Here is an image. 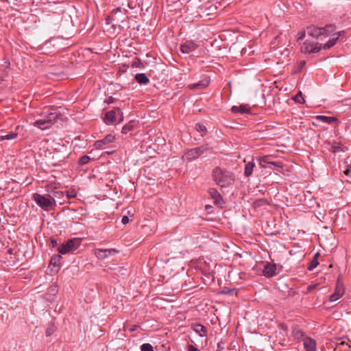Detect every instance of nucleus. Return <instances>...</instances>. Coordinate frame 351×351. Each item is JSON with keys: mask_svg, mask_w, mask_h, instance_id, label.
Instances as JSON below:
<instances>
[{"mask_svg": "<svg viewBox=\"0 0 351 351\" xmlns=\"http://www.w3.org/2000/svg\"><path fill=\"white\" fill-rule=\"evenodd\" d=\"M192 328L200 337H204L207 336L208 330L206 326H204L200 324H196L193 325Z\"/></svg>", "mask_w": 351, "mask_h": 351, "instance_id": "15", "label": "nucleus"}, {"mask_svg": "<svg viewBox=\"0 0 351 351\" xmlns=\"http://www.w3.org/2000/svg\"><path fill=\"white\" fill-rule=\"evenodd\" d=\"M317 119L322 121L325 123L331 124L337 121V119L334 117H326V116H317Z\"/></svg>", "mask_w": 351, "mask_h": 351, "instance_id": "24", "label": "nucleus"}, {"mask_svg": "<svg viewBox=\"0 0 351 351\" xmlns=\"http://www.w3.org/2000/svg\"><path fill=\"white\" fill-rule=\"evenodd\" d=\"M276 265L267 263L263 271V275L267 278L272 277L276 274Z\"/></svg>", "mask_w": 351, "mask_h": 351, "instance_id": "13", "label": "nucleus"}, {"mask_svg": "<svg viewBox=\"0 0 351 351\" xmlns=\"http://www.w3.org/2000/svg\"><path fill=\"white\" fill-rule=\"evenodd\" d=\"M90 158L88 156H83L80 158L79 163L81 165H86L89 162Z\"/></svg>", "mask_w": 351, "mask_h": 351, "instance_id": "35", "label": "nucleus"}, {"mask_svg": "<svg viewBox=\"0 0 351 351\" xmlns=\"http://www.w3.org/2000/svg\"><path fill=\"white\" fill-rule=\"evenodd\" d=\"M231 111L234 114H250L251 109L247 104H241L239 106H233Z\"/></svg>", "mask_w": 351, "mask_h": 351, "instance_id": "12", "label": "nucleus"}, {"mask_svg": "<svg viewBox=\"0 0 351 351\" xmlns=\"http://www.w3.org/2000/svg\"><path fill=\"white\" fill-rule=\"evenodd\" d=\"M61 258V256L60 255H56L54 256H53L50 261V264L51 265H58V263L60 261Z\"/></svg>", "mask_w": 351, "mask_h": 351, "instance_id": "36", "label": "nucleus"}, {"mask_svg": "<svg viewBox=\"0 0 351 351\" xmlns=\"http://www.w3.org/2000/svg\"><path fill=\"white\" fill-rule=\"evenodd\" d=\"M18 136V133L10 132L7 134L0 136V141H3L5 140H13L15 139Z\"/></svg>", "mask_w": 351, "mask_h": 351, "instance_id": "23", "label": "nucleus"}, {"mask_svg": "<svg viewBox=\"0 0 351 351\" xmlns=\"http://www.w3.org/2000/svg\"><path fill=\"white\" fill-rule=\"evenodd\" d=\"M269 204L267 200L266 199H258L255 200L253 203L254 207L255 208H258L261 206H267Z\"/></svg>", "mask_w": 351, "mask_h": 351, "instance_id": "26", "label": "nucleus"}, {"mask_svg": "<svg viewBox=\"0 0 351 351\" xmlns=\"http://www.w3.org/2000/svg\"><path fill=\"white\" fill-rule=\"evenodd\" d=\"M350 172H351V168L348 167V169L344 171V174L346 176H348Z\"/></svg>", "mask_w": 351, "mask_h": 351, "instance_id": "46", "label": "nucleus"}, {"mask_svg": "<svg viewBox=\"0 0 351 351\" xmlns=\"http://www.w3.org/2000/svg\"><path fill=\"white\" fill-rule=\"evenodd\" d=\"M319 254L318 252H317V253L315 254V256H314L313 258H317V257L319 256Z\"/></svg>", "mask_w": 351, "mask_h": 351, "instance_id": "48", "label": "nucleus"}, {"mask_svg": "<svg viewBox=\"0 0 351 351\" xmlns=\"http://www.w3.org/2000/svg\"><path fill=\"white\" fill-rule=\"evenodd\" d=\"M123 15L122 10L120 8L113 10L110 16H108L106 22L107 25L112 24V27L115 28L116 26L121 27L120 22H123V21H120L119 19L118 15Z\"/></svg>", "mask_w": 351, "mask_h": 351, "instance_id": "6", "label": "nucleus"}, {"mask_svg": "<svg viewBox=\"0 0 351 351\" xmlns=\"http://www.w3.org/2000/svg\"><path fill=\"white\" fill-rule=\"evenodd\" d=\"M198 45L193 40H186L180 46V50L183 53H189L194 51Z\"/></svg>", "mask_w": 351, "mask_h": 351, "instance_id": "10", "label": "nucleus"}, {"mask_svg": "<svg viewBox=\"0 0 351 351\" xmlns=\"http://www.w3.org/2000/svg\"><path fill=\"white\" fill-rule=\"evenodd\" d=\"M344 287L342 282L339 280H337L335 291L333 294H332L330 297V302H335L339 300L343 294H344Z\"/></svg>", "mask_w": 351, "mask_h": 351, "instance_id": "9", "label": "nucleus"}, {"mask_svg": "<svg viewBox=\"0 0 351 351\" xmlns=\"http://www.w3.org/2000/svg\"><path fill=\"white\" fill-rule=\"evenodd\" d=\"M139 326L138 325H134V326H132L130 328H129V330L130 332H134L136 330V328H138Z\"/></svg>", "mask_w": 351, "mask_h": 351, "instance_id": "44", "label": "nucleus"}, {"mask_svg": "<svg viewBox=\"0 0 351 351\" xmlns=\"http://www.w3.org/2000/svg\"><path fill=\"white\" fill-rule=\"evenodd\" d=\"M114 99L112 97H108V98L106 99V102L107 104H112V103H113V102H114Z\"/></svg>", "mask_w": 351, "mask_h": 351, "instance_id": "45", "label": "nucleus"}, {"mask_svg": "<svg viewBox=\"0 0 351 351\" xmlns=\"http://www.w3.org/2000/svg\"><path fill=\"white\" fill-rule=\"evenodd\" d=\"M293 99L299 103V104H304V99L302 97V95L301 92H299L293 98Z\"/></svg>", "mask_w": 351, "mask_h": 351, "instance_id": "34", "label": "nucleus"}, {"mask_svg": "<svg viewBox=\"0 0 351 351\" xmlns=\"http://www.w3.org/2000/svg\"><path fill=\"white\" fill-rule=\"evenodd\" d=\"M136 124V123L135 121H130L129 123H128L123 127L121 132L123 134L128 133L129 132L132 131L134 129Z\"/></svg>", "mask_w": 351, "mask_h": 351, "instance_id": "22", "label": "nucleus"}, {"mask_svg": "<svg viewBox=\"0 0 351 351\" xmlns=\"http://www.w3.org/2000/svg\"><path fill=\"white\" fill-rule=\"evenodd\" d=\"M65 193L68 199L75 198L77 196V193L74 190L66 191Z\"/></svg>", "mask_w": 351, "mask_h": 351, "instance_id": "37", "label": "nucleus"}, {"mask_svg": "<svg viewBox=\"0 0 351 351\" xmlns=\"http://www.w3.org/2000/svg\"><path fill=\"white\" fill-rule=\"evenodd\" d=\"M58 252L60 254H64L70 252L69 250V244H66V243H62L59 247H58Z\"/></svg>", "mask_w": 351, "mask_h": 351, "instance_id": "28", "label": "nucleus"}, {"mask_svg": "<svg viewBox=\"0 0 351 351\" xmlns=\"http://www.w3.org/2000/svg\"><path fill=\"white\" fill-rule=\"evenodd\" d=\"M119 253V250L110 248V249H96L94 251L95 256L100 260L105 259L109 256L114 255Z\"/></svg>", "mask_w": 351, "mask_h": 351, "instance_id": "8", "label": "nucleus"}, {"mask_svg": "<svg viewBox=\"0 0 351 351\" xmlns=\"http://www.w3.org/2000/svg\"><path fill=\"white\" fill-rule=\"evenodd\" d=\"M304 347L306 351H317L315 341L309 337L304 339Z\"/></svg>", "mask_w": 351, "mask_h": 351, "instance_id": "16", "label": "nucleus"}, {"mask_svg": "<svg viewBox=\"0 0 351 351\" xmlns=\"http://www.w3.org/2000/svg\"><path fill=\"white\" fill-rule=\"evenodd\" d=\"M121 222L123 224L125 225L129 222V218L128 216L125 215L122 217Z\"/></svg>", "mask_w": 351, "mask_h": 351, "instance_id": "41", "label": "nucleus"}, {"mask_svg": "<svg viewBox=\"0 0 351 351\" xmlns=\"http://www.w3.org/2000/svg\"><path fill=\"white\" fill-rule=\"evenodd\" d=\"M51 245L53 247H56L58 245L57 241L53 239H51Z\"/></svg>", "mask_w": 351, "mask_h": 351, "instance_id": "43", "label": "nucleus"}, {"mask_svg": "<svg viewBox=\"0 0 351 351\" xmlns=\"http://www.w3.org/2000/svg\"><path fill=\"white\" fill-rule=\"evenodd\" d=\"M66 244H69V250L72 251L76 250L77 246L80 245V242L77 239H70L67 242Z\"/></svg>", "mask_w": 351, "mask_h": 351, "instance_id": "25", "label": "nucleus"}, {"mask_svg": "<svg viewBox=\"0 0 351 351\" xmlns=\"http://www.w3.org/2000/svg\"><path fill=\"white\" fill-rule=\"evenodd\" d=\"M60 114L57 112H52L47 114V115L44 118L48 121V123L50 124L51 126L53 124H54L57 119L59 117Z\"/></svg>", "mask_w": 351, "mask_h": 351, "instance_id": "18", "label": "nucleus"}, {"mask_svg": "<svg viewBox=\"0 0 351 351\" xmlns=\"http://www.w3.org/2000/svg\"><path fill=\"white\" fill-rule=\"evenodd\" d=\"M115 138L112 134H108L104 138L97 141L95 143V146L96 148L101 149L104 146L108 145L109 143H112L114 141Z\"/></svg>", "mask_w": 351, "mask_h": 351, "instance_id": "11", "label": "nucleus"}, {"mask_svg": "<svg viewBox=\"0 0 351 351\" xmlns=\"http://www.w3.org/2000/svg\"><path fill=\"white\" fill-rule=\"evenodd\" d=\"M269 164L274 165L275 167H278V168L282 167V164L280 161H275V162L270 161V162Z\"/></svg>", "mask_w": 351, "mask_h": 351, "instance_id": "39", "label": "nucleus"}, {"mask_svg": "<svg viewBox=\"0 0 351 351\" xmlns=\"http://www.w3.org/2000/svg\"><path fill=\"white\" fill-rule=\"evenodd\" d=\"M293 335H294V337H295V338L299 339V338L302 337L304 335V334H303V332H302L301 330H293Z\"/></svg>", "mask_w": 351, "mask_h": 351, "instance_id": "38", "label": "nucleus"}, {"mask_svg": "<svg viewBox=\"0 0 351 351\" xmlns=\"http://www.w3.org/2000/svg\"><path fill=\"white\" fill-rule=\"evenodd\" d=\"M33 125L41 130H46L51 127L48 121L45 119H41L35 121Z\"/></svg>", "mask_w": 351, "mask_h": 351, "instance_id": "19", "label": "nucleus"}, {"mask_svg": "<svg viewBox=\"0 0 351 351\" xmlns=\"http://www.w3.org/2000/svg\"><path fill=\"white\" fill-rule=\"evenodd\" d=\"M305 64H306L305 61H301V62H300V66L301 67H302V66H304L305 65Z\"/></svg>", "mask_w": 351, "mask_h": 351, "instance_id": "47", "label": "nucleus"}, {"mask_svg": "<svg viewBox=\"0 0 351 351\" xmlns=\"http://www.w3.org/2000/svg\"><path fill=\"white\" fill-rule=\"evenodd\" d=\"M255 163L253 161H250L245 164L244 174L246 177L252 175Z\"/></svg>", "mask_w": 351, "mask_h": 351, "instance_id": "20", "label": "nucleus"}, {"mask_svg": "<svg viewBox=\"0 0 351 351\" xmlns=\"http://www.w3.org/2000/svg\"><path fill=\"white\" fill-rule=\"evenodd\" d=\"M117 116L119 117L118 123H121L123 121V115L119 108L107 112L105 115L104 121L106 123H114L116 122Z\"/></svg>", "mask_w": 351, "mask_h": 351, "instance_id": "4", "label": "nucleus"}, {"mask_svg": "<svg viewBox=\"0 0 351 351\" xmlns=\"http://www.w3.org/2000/svg\"><path fill=\"white\" fill-rule=\"evenodd\" d=\"M339 35L340 34H339L335 38H332L329 40V41L323 46V48L326 50L333 47L336 44Z\"/></svg>", "mask_w": 351, "mask_h": 351, "instance_id": "27", "label": "nucleus"}, {"mask_svg": "<svg viewBox=\"0 0 351 351\" xmlns=\"http://www.w3.org/2000/svg\"><path fill=\"white\" fill-rule=\"evenodd\" d=\"M213 178L215 182L221 187L228 186L234 180V176L232 173L218 167L213 169Z\"/></svg>", "mask_w": 351, "mask_h": 351, "instance_id": "1", "label": "nucleus"}, {"mask_svg": "<svg viewBox=\"0 0 351 351\" xmlns=\"http://www.w3.org/2000/svg\"><path fill=\"white\" fill-rule=\"evenodd\" d=\"M195 129L197 132H202V136H204L207 131L206 126L199 123L196 124Z\"/></svg>", "mask_w": 351, "mask_h": 351, "instance_id": "30", "label": "nucleus"}, {"mask_svg": "<svg viewBox=\"0 0 351 351\" xmlns=\"http://www.w3.org/2000/svg\"><path fill=\"white\" fill-rule=\"evenodd\" d=\"M268 158L269 156H264L263 157L259 158V164L262 167L265 168V164H269L270 162Z\"/></svg>", "mask_w": 351, "mask_h": 351, "instance_id": "31", "label": "nucleus"}, {"mask_svg": "<svg viewBox=\"0 0 351 351\" xmlns=\"http://www.w3.org/2000/svg\"><path fill=\"white\" fill-rule=\"evenodd\" d=\"M349 168H351V165L348 166Z\"/></svg>", "mask_w": 351, "mask_h": 351, "instance_id": "49", "label": "nucleus"}, {"mask_svg": "<svg viewBox=\"0 0 351 351\" xmlns=\"http://www.w3.org/2000/svg\"><path fill=\"white\" fill-rule=\"evenodd\" d=\"M210 83V80L206 77V78H204L202 80H200L199 82H198L197 83H194V84H189L188 85V87L190 89H203V88H205Z\"/></svg>", "mask_w": 351, "mask_h": 351, "instance_id": "14", "label": "nucleus"}, {"mask_svg": "<svg viewBox=\"0 0 351 351\" xmlns=\"http://www.w3.org/2000/svg\"><path fill=\"white\" fill-rule=\"evenodd\" d=\"M305 36V32L304 31H302V32H300L298 33V40H302Z\"/></svg>", "mask_w": 351, "mask_h": 351, "instance_id": "40", "label": "nucleus"}, {"mask_svg": "<svg viewBox=\"0 0 351 351\" xmlns=\"http://www.w3.org/2000/svg\"><path fill=\"white\" fill-rule=\"evenodd\" d=\"M136 80L141 84H146L149 82V79L144 73H138L135 75Z\"/></svg>", "mask_w": 351, "mask_h": 351, "instance_id": "21", "label": "nucleus"}, {"mask_svg": "<svg viewBox=\"0 0 351 351\" xmlns=\"http://www.w3.org/2000/svg\"><path fill=\"white\" fill-rule=\"evenodd\" d=\"M56 331V326L53 323H51L49 324L47 328L46 329V336L49 337L51 335L53 334V332Z\"/></svg>", "mask_w": 351, "mask_h": 351, "instance_id": "29", "label": "nucleus"}, {"mask_svg": "<svg viewBox=\"0 0 351 351\" xmlns=\"http://www.w3.org/2000/svg\"><path fill=\"white\" fill-rule=\"evenodd\" d=\"M321 45L318 43H313L306 40L301 47V51L304 53H317L321 49Z\"/></svg>", "mask_w": 351, "mask_h": 351, "instance_id": "7", "label": "nucleus"}, {"mask_svg": "<svg viewBox=\"0 0 351 351\" xmlns=\"http://www.w3.org/2000/svg\"><path fill=\"white\" fill-rule=\"evenodd\" d=\"M333 31V27L332 25L326 26L324 28L312 26L308 27V34L315 38H318L321 35L326 34L329 35L330 32Z\"/></svg>", "mask_w": 351, "mask_h": 351, "instance_id": "5", "label": "nucleus"}, {"mask_svg": "<svg viewBox=\"0 0 351 351\" xmlns=\"http://www.w3.org/2000/svg\"><path fill=\"white\" fill-rule=\"evenodd\" d=\"M208 193L211 197L215 200L216 204H221L222 203V197L216 189H210Z\"/></svg>", "mask_w": 351, "mask_h": 351, "instance_id": "17", "label": "nucleus"}, {"mask_svg": "<svg viewBox=\"0 0 351 351\" xmlns=\"http://www.w3.org/2000/svg\"><path fill=\"white\" fill-rule=\"evenodd\" d=\"M188 351H200L198 348L193 346V345H189L188 346Z\"/></svg>", "mask_w": 351, "mask_h": 351, "instance_id": "42", "label": "nucleus"}, {"mask_svg": "<svg viewBox=\"0 0 351 351\" xmlns=\"http://www.w3.org/2000/svg\"><path fill=\"white\" fill-rule=\"evenodd\" d=\"M207 149L208 147L206 145H203L193 149H191L185 153V154L183 156V158L185 160L191 161L192 160L197 158Z\"/></svg>", "mask_w": 351, "mask_h": 351, "instance_id": "3", "label": "nucleus"}, {"mask_svg": "<svg viewBox=\"0 0 351 351\" xmlns=\"http://www.w3.org/2000/svg\"><path fill=\"white\" fill-rule=\"evenodd\" d=\"M319 264L318 263V261L317 258H313L311 260V261L310 262V264L308 267V269L309 271H312L313 269H314L317 266V265Z\"/></svg>", "mask_w": 351, "mask_h": 351, "instance_id": "32", "label": "nucleus"}, {"mask_svg": "<svg viewBox=\"0 0 351 351\" xmlns=\"http://www.w3.org/2000/svg\"><path fill=\"white\" fill-rule=\"evenodd\" d=\"M141 351H154L153 346L150 343H143L141 346Z\"/></svg>", "mask_w": 351, "mask_h": 351, "instance_id": "33", "label": "nucleus"}, {"mask_svg": "<svg viewBox=\"0 0 351 351\" xmlns=\"http://www.w3.org/2000/svg\"><path fill=\"white\" fill-rule=\"evenodd\" d=\"M33 199L39 206L45 210H49V208L52 206L53 203H55L54 199H51L38 193H34L33 195Z\"/></svg>", "mask_w": 351, "mask_h": 351, "instance_id": "2", "label": "nucleus"}]
</instances>
